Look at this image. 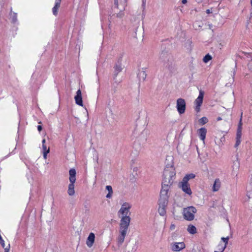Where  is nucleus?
<instances>
[{"instance_id": "nucleus-1", "label": "nucleus", "mask_w": 252, "mask_h": 252, "mask_svg": "<svg viewBox=\"0 0 252 252\" xmlns=\"http://www.w3.org/2000/svg\"><path fill=\"white\" fill-rule=\"evenodd\" d=\"M76 170L74 168H71L69 171V184L68 186L67 193L69 196H73L75 194V185L76 181Z\"/></svg>"}, {"instance_id": "nucleus-2", "label": "nucleus", "mask_w": 252, "mask_h": 252, "mask_svg": "<svg viewBox=\"0 0 252 252\" xmlns=\"http://www.w3.org/2000/svg\"><path fill=\"white\" fill-rule=\"evenodd\" d=\"M175 170L171 167L170 168L165 169L163 172L164 178L163 184L170 186L173 182L175 176Z\"/></svg>"}, {"instance_id": "nucleus-3", "label": "nucleus", "mask_w": 252, "mask_h": 252, "mask_svg": "<svg viewBox=\"0 0 252 252\" xmlns=\"http://www.w3.org/2000/svg\"><path fill=\"white\" fill-rule=\"evenodd\" d=\"M229 239V236L222 237L221 241L217 240L214 244V252H223L226 248Z\"/></svg>"}, {"instance_id": "nucleus-4", "label": "nucleus", "mask_w": 252, "mask_h": 252, "mask_svg": "<svg viewBox=\"0 0 252 252\" xmlns=\"http://www.w3.org/2000/svg\"><path fill=\"white\" fill-rule=\"evenodd\" d=\"M129 221H121V222L120 223V231L121 235L119 237V241L120 243H123L124 241L128 227L129 225Z\"/></svg>"}, {"instance_id": "nucleus-5", "label": "nucleus", "mask_w": 252, "mask_h": 252, "mask_svg": "<svg viewBox=\"0 0 252 252\" xmlns=\"http://www.w3.org/2000/svg\"><path fill=\"white\" fill-rule=\"evenodd\" d=\"M196 212L195 208L192 206L185 208L183 211V215L185 219L187 220H192L194 218V214Z\"/></svg>"}, {"instance_id": "nucleus-6", "label": "nucleus", "mask_w": 252, "mask_h": 252, "mask_svg": "<svg viewBox=\"0 0 252 252\" xmlns=\"http://www.w3.org/2000/svg\"><path fill=\"white\" fill-rule=\"evenodd\" d=\"M178 187L186 194L190 196L192 194V191L190 185L187 182L182 180L178 184Z\"/></svg>"}, {"instance_id": "nucleus-7", "label": "nucleus", "mask_w": 252, "mask_h": 252, "mask_svg": "<svg viewBox=\"0 0 252 252\" xmlns=\"http://www.w3.org/2000/svg\"><path fill=\"white\" fill-rule=\"evenodd\" d=\"M169 186L162 185V189L160 191V197L159 201L168 202V191L169 189Z\"/></svg>"}, {"instance_id": "nucleus-8", "label": "nucleus", "mask_w": 252, "mask_h": 252, "mask_svg": "<svg viewBox=\"0 0 252 252\" xmlns=\"http://www.w3.org/2000/svg\"><path fill=\"white\" fill-rule=\"evenodd\" d=\"M220 233L224 236H229L228 235L231 233L230 224L227 221L223 224H221L220 227Z\"/></svg>"}, {"instance_id": "nucleus-9", "label": "nucleus", "mask_w": 252, "mask_h": 252, "mask_svg": "<svg viewBox=\"0 0 252 252\" xmlns=\"http://www.w3.org/2000/svg\"><path fill=\"white\" fill-rule=\"evenodd\" d=\"M204 97V92L200 91L199 95L194 101L195 104V110L196 112H199L200 110V106H201L203 102Z\"/></svg>"}, {"instance_id": "nucleus-10", "label": "nucleus", "mask_w": 252, "mask_h": 252, "mask_svg": "<svg viewBox=\"0 0 252 252\" xmlns=\"http://www.w3.org/2000/svg\"><path fill=\"white\" fill-rule=\"evenodd\" d=\"M177 111L180 114H183L185 113L186 110V102L183 98H178L177 100Z\"/></svg>"}, {"instance_id": "nucleus-11", "label": "nucleus", "mask_w": 252, "mask_h": 252, "mask_svg": "<svg viewBox=\"0 0 252 252\" xmlns=\"http://www.w3.org/2000/svg\"><path fill=\"white\" fill-rule=\"evenodd\" d=\"M135 37L141 40L144 36V28L142 24L138 26L135 29Z\"/></svg>"}, {"instance_id": "nucleus-12", "label": "nucleus", "mask_w": 252, "mask_h": 252, "mask_svg": "<svg viewBox=\"0 0 252 252\" xmlns=\"http://www.w3.org/2000/svg\"><path fill=\"white\" fill-rule=\"evenodd\" d=\"M185 247L186 245L183 242H176L172 244V250L174 252H179Z\"/></svg>"}, {"instance_id": "nucleus-13", "label": "nucleus", "mask_w": 252, "mask_h": 252, "mask_svg": "<svg viewBox=\"0 0 252 252\" xmlns=\"http://www.w3.org/2000/svg\"><path fill=\"white\" fill-rule=\"evenodd\" d=\"M74 99L75 101V103L76 104L81 106L82 107L83 106V103L82 100V93L80 90H78L76 92V94L74 96Z\"/></svg>"}, {"instance_id": "nucleus-14", "label": "nucleus", "mask_w": 252, "mask_h": 252, "mask_svg": "<svg viewBox=\"0 0 252 252\" xmlns=\"http://www.w3.org/2000/svg\"><path fill=\"white\" fill-rule=\"evenodd\" d=\"M130 207L131 206L129 203L127 202L123 203L119 211V214L130 213L129 212Z\"/></svg>"}, {"instance_id": "nucleus-15", "label": "nucleus", "mask_w": 252, "mask_h": 252, "mask_svg": "<svg viewBox=\"0 0 252 252\" xmlns=\"http://www.w3.org/2000/svg\"><path fill=\"white\" fill-rule=\"evenodd\" d=\"M167 203L168 202L159 201L158 213L160 216H164L165 215V214H166L165 208L167 206Z\"/></svg>"}, {"instance_id": "nucleus-16", "label": "nucleus", "mask_w": 252, "mask_h": 252, "mask_svg": "<svg viewBox=\"0 0 252 252\" xmlns=\"http://www.w3.org/2000/svg\"><path fill=\"white\" fill-rule=\"evenodd\" d=\"M95 235L94 233H90L86 240V245L89 248H91L94 242Z\"/></svg>"}, {"instance_id": "nucleus-17", "label": "nucleus", "mask_w": 252, "mask_h": 252, "mask_svg": "<svg viewBox=\"0 0 252 252\" xmlns=\"http://www.w3.org/2000/svg\"><path fill=\"white\" fill-rule=\"evenodd\" d=\"M197 133L200 139L204 142V140L207 133L206 129L204 127H202L198 130Z\"/></svg>"}, {"instance_id": "nucleus-18", "label": "nucleus", "mask_w": 252, "mask_h": 252, "mask_svg": "<svg viewBox=\"0 0 252 252\" xmlns=\"http://www.w3.org/2000/svg\"><path fill=\"white\" fill-rule=\"evenodd\" d=\"M136 244L133 241L129 242L126 248L127 252H133L136 250Z\"/></svg>"}, {"instance_id": "nucleus-19", "label": "nucleus", "mask_w": 252, "mask_h": 252, "mask_svg": "<svg viewBox=\"0 0 252 252\" xmlns=\"http://www.w3.org/2000/svg\"><path fill=\"white\" fill-rule=\"evenodd\" d=\"M220 182L219 179H216L213 185L212 190L214 192L217 191L220 188Z\"/></svg>"}, {"instance_id": "nucleus-20", "label": "nucleus", "mask_w": 252, "mask_h": 252, "mask_svg": "<svg viewBox=\"0 0 252 252\" xmlns=\"http://www.w3.org/2000/svg\"><path fill=\"white\" fill-rule=\"evenodd\" d=\"M147 74L146 72L143 70H139L137 74V76L140 81H144L146 79Z\"/></svg>"}, {"instance_id": "nucleus-21", "label": "nucleus", "mask_w": 252, "mask_h": 252, "mask_svg": "<svg viewBox=\"0 0 252 252\" xmlns=\"http://www.w3.org/2000/svg\"><path fill=\"white\" fill-rule=\"evenodd\" d=\"M43 154L44 159L47 158V154L50 152V147H47L46 144L42 145Z\"/></svg>"}, {"instance_id": "nucleus-22", "label": "nucleus", "mask_w": 252, "mask_h": 252, "mask_svg": "<svg viewBox=\"0 0 252 252\" xmlns=\"http://www.w3.org/2000/svg\"><path fill=\"white\" fill-rule=\"evenodd\" d=\"M60 248L57 246H51L46 250V252H59Z\"/></svg>"}, {"instance_id": "nucleus-23", "label": "nucleus", "mask_w": 252, "mask_h": 252, "mask_svg": "<svg viewBox=\"0 0 252 252\" xmlns=\"http://www.w3.org/2000/svg\"><path fill=\"white\" fill-rule=\"evenodd\" d=\"M242 125V117H241L240 122H239V123L238 128L237 129V137H236V138H237L241 139V134H242V133H241Z\"/></svg>"}, {"instance_id": "nucleus-24", "label": "nucleus", "mask_w": 252, "mask_h": 252, "mask_svg": "<svg viewBox=\"0 0 252 252\" xmlns=\"http://www.w3.org/2000/svg\"><path fill=\"white\" fill-rule=\"evenodd\" d=\"M130 214V213L119 214V215L121 216V220H130L131 219Z\"/></svg>"}, {"instance_id": "nucleus-25", "label": "nucleus", "mask_w": 252, "mask_h": 252, "mask_svg": "<svg viewBox=\"0 0 252 252\" xmlns=\"http://www.w3.org/2000/svg\"><path fill=\"white\" fill-rule=\"evenodd\" d=\"M246 201L248 202L249 205L252 206V192H247Z\"/></svg>"}, {"instance_id": "nucleus-26", "label": "nucleus", "mask_w": 252, "mask_h": 252, "mask_svg": "<svg viewBox=\"0 0 252 252\" xmlns=\"http://www.w3.org/2000/svg\"><path fill=\"white\" fill-rule=\"evenodd\" d=\"M224 139H225V138H224V136H222L220 137H216V140H215V142L219 146H220L223 144V142L224 141Z\"/></svg>"}, {"instance_id": "nucleus-27", "label": "nucleus", "mask_w": 252, "mask_h": 252, "mask_svg": "<svg viewBox=\"0 0 252 252\" xmlns=\"http://www.w3.org/2000/svg\"><path fill=\"white\" fill-rule=\"evenodd\" d=\"M106 189L108 190V193L106 195V197L108 198H110L112 197L113 195V189L111 186H106Z\"/></svg>"}, {"instance_id": "nucleus-28", "label": "nucleus", "mask_w": 252, "mask_h": 252, "mask_svg": "<svg viewBox=\"0 0 252 252\" xmlns=\"http://www.w3.org/2000/svg\"><path fill=\"white\" fill-rule=\"evenodd\" d=\"M188 231L190 234H194L196 233V228L194 226L190 225L188 227Z\"/></svg>"}, {"instance_id": "nucleus-29", "label": "nucleus", "mask_w": 252, "mask_h": 252, "mask_svg": "<svg viewBox=\"0 0 252 252\" xmlns=\"http://www.w3.org/2000/svg\"><path fill=\"white\" fill-rule=\"evenodd\" d=\"M195 175L194 174H187L183 179L182 180L188 182L189 180L195 178Z\"/></svg>"}, {"instance_id": "nucleus-30", "label": "nucleus", "mask_w": 252, "mask_h": 252, "mask_svg": "<svg viewBox=\"0 0 252 252\" xmlns=\"http://www.w3.org/2000/svg\"><path fill=\"white\" fill-rule=\"evenodd\" d=\"M208 120L207 117H203L198 120V123L201 125H204L208 122Z\"/></svg>"}, {"instance_id": "nucleus-31", "label": "nucleus", "mask_w": 252, "mask_h": 252, "mask_svg": "<svg viewBox=\"0 0 252 252\" xmlns=\"http://www.w3.org/2000/svg\"><path fill=\"white\" fill-rule=\"evenodd\" d=\"M212 58L209 54H207L203 59V61L205 63H208L209 61L212 60Z\"/></svg>"}, {"instance_id": "nucleus-32", "label": "nucleus", "mask_w": 252, "mask_h": 252, "mask_svg": "<svg viewBox=\"0 0 252 252\" xmlns=\"http://www.w3.org/2000/svg\"><path fill=\"white\" fill-rule=\"evenodd\" d=\"M60 4L58 3H56L55 6L53 7V12L55 15H56L57 14L58 10L60 7Z\"/></svg>"}, {"instance_id": "nucleus-33", "label": "nucleus", "mask_w": 252, "mask_h": 252, "mask_svg": "<svg viewBox=\"0 0 252 252\" xmlns=\"http://www.w3.org/2000/svg\"><path fill=\"white\" fill-rule=\"evenodd\" d=\"M115 71L118 73L119 72L121 71L122 70V67L120 65H116L115 67Z\"/></svg>"}, {"instance_id": "nucleus-34", "label": "nucleus", "mask_w": 252, "mask_h": 252, "mask_svg": "<svg viewBox=\"0 0 252 252\" xmlns=\"http://www.w3.org/2000/svg\"><path fill=\"white\" fill-rule=\"evenodd\" d=\"M9 249H10V245L7 244L5 247V250H4L5 252H9Z\"/></svg>"}, {"instance_id": "nucleus-35", "label": "nucleus", "mask_w": 252, "mask_h": 252, "mask_svg": "<svg viewBox=\"0 0 252 252\" xmlns=\"http://www.w3.org/2000/svg\"><path fill=\"white\" fill-rule=\"evenodd\" d=\"M236 139H237V140H236V142L235 144V146H238L241 142V139L236 138Z\"/></svg>"}, {"instance_id": "nucleus-36", "label": "nucleus", "mask_w": 252, "mask_h": 252, "mask_svg": "<svg viewBox=\"0 0 252 252\" xmlns=\"http://www.w3.org/2000/svg\"><path fill=\"white\" fill-rule=\"evenodd\" d=\"M0 243L2 246L3 247V248L5 249V247L7 245H5L4 241L2 239L0 241Z\"/></svg>"}, {"instance_id": "nucleus-37", "label": "nucleus", "mask_w": 252, "mask_h": 252, "mask_svg": "<svg viewBox=\"0 0 252 252\" xmlns=\"http://www.w3.org/2000/svg\"><path fill=\"white\" fill-rule=\"evenodd\" d=\"M114 3L117 8L119 7V1L118 0H114Z\"/></svg>"}, {"instance_id": "nucleus-38", "label": "nucleus", "mask_w": 252, "mask_h": 252, "mask_svg": "<svg viewBox=\"0 0 252 252\" xmlns=\"http://www.w3.org/2000/svg\"><path fill=\"white\" fill-rule=\"evenodd\" d=\"M37 129H38V131H41V130H42V126H40V125H39V126H37Z\"/></svg>"}, {"instance_id": "nucleus-39", "label": "nucleus", "mask_w": 252, "mask_h": 252, "mask_svg": "<svg viewBox=\"0 0 252 252\" xmlns=\"http://www.w3.org/2000/svg\"><path fill=\"white\" fill-rule=\"evenodd\" d=\"M175 228V226L174 225V224H172L171 226H170V229L171 230H174Z\"/></svg>"}, {"instance_id": "nucleus-40", "label": "nucleus", "mask_w": 252, "mask_h": 252, "mask_svg": "<svg viewBox=\"0 0 252 252\" xmlns=\"http://www.w3.org/2000/svg\"><path fill=\"white\" fill-rule=\"evenodd\" d=\"M123 15H124V14L123 13H121L118 14V17H122L123 16Z\"/></svg>"}, {"instance_id": "nucleus-41", "label": "nucleus", "mask_w": 252, "mask_h": 252, "mask_svg": "<svg viewBox=\"0 0 252 252\" xmlns=\"http://www.w3.org/2000/svg\"><path fill=\"white\" fill-rule=\"evenodd\" d=\"M62 0H56V3L59 4L60 5V3Z\"/></svg>"}, {"instance_id": "nucleus-42", "label": "nucleus", "mask_w": 252, "mask_h": 252, "mask_svg": "<svg viewBox=\"0 0 252 252\" xmlns=\"http://www.w3.org/2000/svg\"><path fill=\"white\" fill-rule=\"evenodd\" d=\"M171 161V166H172V158L171 157H169L168 159Z\"/></svg>"}, {"instance_id": "nucleus-43", "label": "nucleus", "mask_w": 252, "mask_h": 252, "mask_svg": "<svg viewBox=\"0 0 252 252\" xmlns=\"http://www.w3.org/2000/svg\"><path fill=\"white\" fill-rule=\"evenodd\" d=\"M45 143H46V140L45 139H43L42 141V145L45 144Z\"/></svg>"}, {"instance_id": "nucleus-44", "label": "nucleus", "mask_w": 252, "mask_h": 252, "mask_svg": "<svg viewBox=\"0 0 252 252\" xmlns=\"http://www.w3.org/2000/svg\"><path fill=\"white\" fill-rule=\"evenodd\" d=\"M182 2L183 4H186L187 2V0H182Z\"/></svg>"}, {"instance_id": "nucleus-45", "label": "nucleus", "mask_w": 252, "mask_h": 252, "mask_svg": "<svg viewBox=\"0 0 252 252\" xmlns=\"http://www.w3.org/2000/svg\"><path fill=\"white\" fill-rule=\"evenodd\" d=\"M206 13H207V14H209V13H211V11H210V10H209V9H207V10H206Z\"/></svg>"}, {"instance_id": "nucleus-46", "label": "nucleus", "mask_w": 252, "mask_h": 252, "mask_svg": "<svg viewBox=\"0 0 252 252\" xmlns=\"http://www.w3.org/2000/svg\"><path fill=\"white\" fill-rule=\"evenodd\" d=\"M222 120V119H221V117H219L217 118V120H218V121H220V120Z\"/></svg>"}, {"instance_id": "nucleus-47", "label": "nucleus", "mask_w": 252, "mask_h": 252, "mask_svg": "<svg viewBox=\"0 0 252 252\" xmlns=\"http://www.w3.org/2000/svg\"><path fill=\"white\" fill-rule=\"evenodd\" d=\"M126 0H121V2L125 3V2H126Z\"/></svg>"}, {"instance_id": "nucleus-48", "label": "nucleus", "mask_w": 252, "mask_h": 252, "mask_svg": "<svg viewBox=\"0 0 252 252\" xmlns=\"http://www.w3.org/2000/svg\"><path fill=\"white\" fill-rule=\"evenodd\" d=\"M237 167L238 168L239 167V164L238 163V165H237Z\"/></svg>"}]
</instances>
